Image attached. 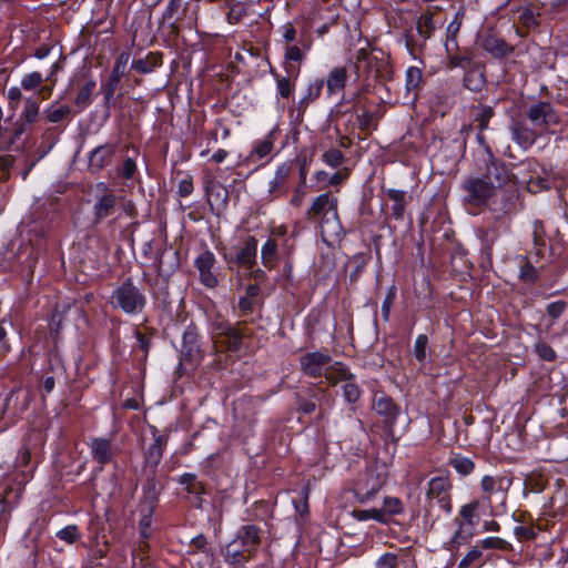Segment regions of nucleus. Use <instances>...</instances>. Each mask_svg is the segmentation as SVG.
<instances>
[{
  "label": "nucleus",
  "mask_w": 568,
  "mask_h": 568,
  "mask_svg": "<svg viewBox=\"0 0 568 568\" xmlns=\"http://www.w3.org/2000/svg\"><path fill=\"white\" fill-rule=\"evenodd\" d=\"M250 336L245 325L219 326L212 336V344L215 354L226 352H237L243 344L244 338Z\"/></svg>",
  "instance_id": "nucleus-1"
},
{
  "label": "nucleus",
  "mask_w": 568,
  "mask_h": 568,
  "mask_svg": "<svg viewBox=\"0 0 568 568\" xmlns=\"http://www.w3.org/2000/svg\"><path fill=\"white\" fill-rule=\"evenodd\" d=\"M483 161L485 163L483 178L494 184L496 190L511 186L513 183L517 184L516 175L508 170L501 160L494 155L488 145H485Z\"/></svg>",
  "instance_id": "nucleus-2"
},
{
  "label": "nucleus",
  "mask_w": 568,
  "mask_h": 568,
  "mask_svg": "<svg viewBox=\"0 0 568 568\" xmlns=\"http://www.w3.org/2000/svg\"><path fill=\"white\" fill-rule=\"evenodd\" d=\"M111 303L125 313H139L145 306V296L131 280H126L113 292Z\"/></svg>",
  "instance_id": "nucleus-3"
},
{
  "label": "nucleus",
  "mask_w": 568,
  "mask_h": 568,
  "mask_svg": "<svg viewBox=\"0 0 568 568\" xmlns=\"http://www.w3.org/2000/svg\"><path fill=\"white\" fill-rule=\"evenodd\" d=\"M452 488L453 485L446 476H439L430 479L426 491V498L429 506L437 504L444 511L450 513Z\"/></svg>",
  "instance_id": "nucleus-4"
},
{
  "label": "nucleus",
  "mask_w": 568,
  "mask_h": 568,
  "mask_svg": "<svg viewBox=\"0 0 568 568\" xmlns=\"http://www.w3.org/2000/svg\"><path fill=\"white\" fill-rule=\"evenodd\" d=\"M526 116L540 134L546 132L550 125L559 122V116L552 105L545 101L531 104L526 111Z\"/></svg>",
  "instance_id": "nucleus-5"
},
{
  "label": "nucleus",
  "mask_w": 568,
  "mask_h": 568,
  "mask_svg": "<svg viewBox=\"0 0 568 568\" xmlns=\"http://www.w3.org/2000/svg\"><path fill=\"white\" fill-rule=\"evenodd\" d=\"M97 189L100 193L97 195L95 203L93 205L94 223H99L105 217L113 215L118 203L121 201V197H118L106 184L99 183Z\"/></svg>",
  "instance_id": "nucleus-6"
},
{
  "label": "nucleus",
  "mask_w": 568,
  "mask_h": 568,
  "mask_svg": "<svg viewBox=\"0 0 568 568\" xmlns=\"http://www.w3.org/2000/svg\"><path fill=\"white\" fill-rule=\"evenodd\" d=\"M465 200L473 205L485 204L493 195L496 189L485 178H470L464 182Z\"/></svg>",
  "instance_id": "nucleus-7"
},
{
  "label": "nucleus",
  "mask_w": 568,
  "mask_h": 568,
  "mask_svg": "<svg viewBox=\"0 0 568 568\" xmlns=\"http://www.w3.org/2000/svg\"><path fill=\"white\" fill-rule=\"evenodd\" d=\"M338 200L332 192H326L314 199L311 207L306 213L310 221L322 223L326 215L332 214L334 219H338Z\"/></svg>",
  "instance_id": "nucleus-8"
},
{
  "label": "nucleus",
  "mask_w": 568,
  "mask_h": 568,
  "mask_svg": "<svg viewBox=\"0 0 568 568\" xmlns=\"http://www.w3.org/2000/svg\"><path fill=\"white\" fill-rule=\"evenodd\" d=\"M331 363L332 357L321 352L307 353L301 357L302 372L314 378L324 375Z\"/></svg>",
  "instance_id": "nucleus-9"
},
{
  "label": "nucleus",
  "mask_w": 568,
  "mask_h": 568,
  "mask_svg": "<svg viewBox=\"0 0 568 568\" xmlns=\"http://www.w3.org/2000/svg\"><path fill=\"white\" fill-rule=\"evenodd\" d=\"M373 409L383 417V423L387 428H392L399 413L398 406L384 393L375 394L373 398Z\"/></svg>",
  "instance_id": "nucleus-10"
},
{
  "label": "nucleus",
  "mask_w": 568,
  "mask_h": 568,
  "mask_svg": "<svg viewBox=\"0 0 568 568\" xmlns=\"http://www.w3.org/2000/svg\"><path fill=\"white\" fill-rule=\"evenodd\" d=\"M39 110V101L36 97H30L24 100V106L20 119L16 122L12 131L13 139L20 138V135L28 130V126L38 120Z\"/></svg>",
  "instance_id": "nucleus-11"
},
{
  "label": "nucleus",
  "mask_w": 568,
  "mask_h": 568,
  "mask_svg": "<svg viewBox=\"0 0 568 568\" xmlns=\"http://www.w3.org/2000/svg\"><path fill=\"white\" fill-rule=\"evenodd\" d=\"M386 483V475L369 470L367 473V478L359 480L356 484V494L361 501L368 500L372 498Z\"/></svg>",
  "instance_id": "nucleus-12"
},
{
  "label": "nucleus",
  "mask_w": 568,
  "mask_h": 568,
  "mask_svg": "<svg viewBox=\"0 0 568 568\" xmlns=\"http://www.w3.org/2000/svg\"><path fill=\"white\" fill-rule=\"evenodd\" d=\"M510 132L513 139L525 150L530 148L536 139L541 135L532 125L528 126L523 120L513 121Z\"/></svg>",
  "instance_id": "nucleus-13"
},
{
  "label": "nucleus",
  "mask_w": 568,
  "mask_h": 568,
  "mask_svg": "<svg viewBox=\"0 0 568 568\" xmlns=\"http://www.w3.org/2000/svg\"><path fill=\"white\" fill-rule=\"evenodd\" d=\"M114 145L104 144L95 148L89 158V166L93 172L101 171L104 166L111 163L114 154Z\"/></svg>",
  "instance_id": "nucleus-14"
},
{
  "label": "nucleus",
  "mask_w": 568,
  "mask_h": 568,
  "mask_svg": "<svg viewBox=\"0 0 568 568\" xmlns=\"http://www.w3.org/2000/svg\"><path fill=\"white\" fill-rule=\"evenodd\" d=\"M483 48L495 58H504L514 51V47L509 45L504 39L495 33H488L483 40Z\"/></svg>",
  "instance_id": "nucleus-15"
},
{
  "label": "nucleus",
  "mask_w": 568,
  "mask_h": 568,
  "mask_svg": "<svg viewBox=\"0 0 568 568\" xmlns=\"http://www.w3.org/2000/svg\"><path fill=\"white\" fill-rule=\"evenodd\" d=\"M182 363L181 367L185 364H189L190 367H194L201 358V352L199 346L195 343V335L192 333H185L183 337V346H182Z\"/></svg>",
  "instance_id": "nucleus-16"
},
{
  "label": "nucleus",
  "mask_w": 568,
  "mask_h": 568,
  "mask_svg": "<svg viewBox=\"0 0 568 568\" xmlns=\"http://www.w3.org/2000/svg\"><path fill=\"white\" fill-rule=\"evenodd\" d=\"M348 73L345 67L334 68L327 75L326 88L329 95L341 92L347 82Z\"/></svg>",
  "instance_id": "nucleus-17"
},
{
  "label": "nucleus",
  "mask_w": 568,
  "mask_h": 568,
  "mask_svg": "<svg viewBox=\"0 0 568 568\" xmlns=\"http://www.w3.org/2000/svg\"><path fill=\"white\" fill-rule=\"evenodd\" d=\"M256 250H257V242L254 237H248L243 247L236 254L235 262L240 266H243L245 268H251L253 264L255 263L256 257Z\"/></svg>",
  "instance_id": "nucleus-18"
},
{
  "label": "nucleus",
  "mask_w": 568,
  "mask_h": 568,
  "mask_svg": "<svg viewBox=\"0 0 568 568\" xmlns=\"http://www.w3.org/2000/svg\"><path fill=\"white\" fill-rule=\"evenodd\" d=\"M93 458L101 465L109 463L112 459L111 442L105 438H94L91 444Z\"/></svg>",
  "instance_id": "nucleus-19"
},
{
  "label": "nucleus",
  "mask_w": 568,
  "mask_h": 568,
  "mask_svg": "<svg viewBox=\"0 0 568 568\" xmlns=\"http://www.w3.org/2000/svg\"><path fill=\"white\" fill-rule=\"evenodd\" d=\"M485 84L484 70L480 65L474 64L468 68L465 78L464 85L473 92H479Z\"/></svg>",
  "instance_id": "nucleus-20"
},
{
  "label": "nucleus",
  "mask_w": 568,
  "mask_h": 568,
  "mask_svg": "<svg viewBox=\"0 0 568 568\" xmlns=\"http://www.w3.org/2000/svg\"><path fill=\"white\" fill-rule=\"evenodd\" d=\"M162 64V54L159 52H150L144 58L134 59L132 69L140 73H150Z\"/></svg>",
  "instance_id": "nucleus-21"
},
{
  "label": "nucleus",
  "mask_w": 568,
  "mask_h": 568,
  "mask_svg": "<svg viewBox=\"0 0 568 568\" xmlns=\"http://www.w3.org/2000/svg\"><path fill=\"white\" fill-rule=\"evenodd\" d=\"M156 503L155 493H152L145 497V499L140 505V513L142 518L140 520L141 534L143 537H148L146 529L151 525V517L154 510V506Z\"/></svg>",
  "instance_id": "nucleus-22"
},
{
  "label": "nucleus",
  "mask_w": 568,
  "mask_h": 568,
  "mask_svg": "<svg viewBox=\"0 0 568 568\" xmlns=\"http://www.w3.org/2000/svg\"><path fill=\"white\" fill-rule=\"evenodd\" d=\"M168 443L166 435H159L155 437L154 443L149 447L145 454V462L152 467H156L163 455V448Z\"/></svg>",
  "instance_id": "nucleus-23"
},
{
  "label": "nucleus",
  "mask_w": 568,
  "mask_h": 568,
  "mask_svg": "<svg viewBox=\"0 0 568 568\" xmlns=\"http://www.w3.org/2000/svg\"><path fill=\"white\" fill-rule=\"evenodd\" d=\"M239 540L244 547L243 551L251 552L260 544L258 529L255 526H244L239 535Z\"/></svg>",
  "instance_id": "nucleus-24"
},
{
  "label": "nucleus",
  "mask_w": 568,
  "mask_h": 568,
  "mask_svg": "<svg viewBox=\"0 0 568 568\" xmlns=\"http://www.w3.org/2000/svg\"><path fill=\"white\" fill-rule=\"evenodd\" d=\"M209 202L211 205L214 203L217 206H223L226 204L229 199L227 190L219 182H211L206 186Z\"/></svg>",
  "instance_id": "nucleus-25"
},
{
  "label": "nucleus",
  "mask_w": 568,
  "mask_h": 568,
  "mask_svg": "<svg viewBox=\"0 0 568 568\" xmlns=\"http://www.w3.org/2000/svg\"><path fill=\"white\" fill-rule=\"evenodd\" d=\"M124 73L125 71L120 70L119 67H113L110 78L103 87L104 101L106 105L110 104L113 99L114 92L118 90L120 80Z\"/></svg>",
  "instance_id": "nucleus-26"
},
{
  "label": "nucleus",
  "mask_w": 568,
  "mask_h": 568,
  "mask_svg": "<svg viewBox=\"0 0 568 568\" xmlns=\"http://www.w3.org/2000/svg\"><path fill=\"white\" fill-rule=\"evenodd\" d=\"M324 376L331 385H336L341 381H348L352 374L341 363L329 364Z\"/></svg>",
  "instance_id": "nucleus-27"
},
{
  "label": "nucleus",
  "mask_w": 568,
  "mask_h": 568,
  "mask_svg": "<svg viewBox=\"0 0 568 568\" xmlns=\"http://www.w3.org/2000/svg\"><path fill=\"white\" fill-rule=\"evenodd\" d=\"M518 200L517 184L513 183L503 192L500 211L510 214L516 210V201Z\"/></svg>",
  "instance_id": "nucleus-28"
},
{
  "label": "nucleus",
  "mask_w": 568,
  "mask_h": 568,
  "mask_svg": "<svg viewBox=\"0 0 568 568\" xmlns=\"http://www.w3.org/2000/svg\"><path fill=\"white\" fill-rule=\"evenodd\" d=\"M386 193H387V196L394 202V205L392 207L393 215L397 220L402 219L403 214L405 212V205H406L405 192L395 190V189H389V190H387Z\"/></svg>",
  "instance_id": "nucleus-29"
},
{
  "label": "nucleus",
  "mask_w": 568,
  "mask_h": 568,
  "mask_svg": "<svg viewBox=\"0 0 568 568\" xmlns=\"http://www.w3.org/2000/svg\"><path fill=\"white\" fill-rule=\"evenodd\" d=\"M433 17L434 11L428 8L417 20V31L425 39H428L434 31Z\"/></svg>",
  "instance_id": "nucleus-30"
},
{
  "label": "nucleus",
  "mask_w": 568,
  "mask_h": 568,
  "mask_svg": "<svg viewBox=\"0 0 568 568\" xmlns=\"http://www.w3.org/2000/svg\"><path fill=\"white\" fill-rule=\"evenodd\" d=\"M494 116V109L487 105H480L476 109L474 121L480 131L488 128L490 119Z\"/></svg>",
  "instance_id": "nucleus-31"
},
{
  "label": "nucleus",
  "mask_w": 568,
  "mask_h": 568,
  "mask_svg": "<svg viewBox=\"0 0 568 568\" xmlns=\"http://www.w3.org/2000/svg\"><path fill=\"white\" fill-rule=\"evenodd\" d=\"M547 479L539 473H531L525 479V487L532 493H540L546 488Z\"/></svg>",
  "instance_id": "nucleus-32"
},
{
  "label": "nucleus",
  "mask_w": 568,
  "mask_h": 568,
  "mask_svg": "<svg viewBox=\"0 0 568 568\" xmlns=\"http://www.w3.org/2000/svg\"><path fill=\"white\" fill-rule=\"evenodd\" d=\"M71 110L68 105H60L59 108L50 106L44 111L47 121L58 123L63 121L70 114Z\"/></svg>",
  "instance_id": "nucleus-33"
},
{
  "label": "nucleus",
  "mask_w": 568,
  "mask_h": 568,
  "mask_svg": "<svg viewBox=\"0 0 568 568\" xmlns=\"http://www.w3.org/2000/svg\"><path fill=\"white\" fill-rule=\"evenodd\" d=\"M180 483L186 485V489L191 494H203L204 486L202 483L196 480L195 475L193 474H184L180 478Z\"/></svg>",
  "instance_id": "nucleus-34"
},
{
  "label": "nucleus",
  "mask_w": 568,
  "mask_h": 568,
  "mask_svg": "<svg viewBox=\"0 0 568 568\" xmlns=\"http://www.w3.org/2000/svg\"><path fill=\"white\" fill-rule=\"evenodd\" d=\"M95 88L94 81H89L84 87L80 89L75 98V104L80 108L87 106L90 102L92 92Z\"/></svg>",
  "instance_id": "nucleus-35"
},
{
  "label": "nucleus",
  "mask_w": 568,
  "mask_h": 568,
  "mask_svg": "<svg viewBox=\"0 0 568 568\" xmlns=\"http://www.w3.org/2000/svg\"><path fill=\"white\" fill-rule=\"evenodd\" d=\"M276 243L268 240L262 248V260L266 267H272L276 257Z\"/></svg>",
  "instance_id": "nucleus-36"
},
{
  "label": "nucleus",
  "mask_w": 568,
  "mask_h": 568,
  "mask_svg": "<svg viewBox=\"0 0 568 568\" xmlns=\"http://www.w3.org/2000/svg\"><path fill=\"white\" fill-rule=\"evenodd\" d=\"M353 516L358 520L375 519L379 523H385L384 510L369 509V510H354Z\"/></svg>",
  "instance_id": "nucleus-37"
},
{
  "label": "nucleus",
  "mask_w": 568,
  "mask_h": 568,
  "mask_svg": "<svg viewBox=\"0 0 568 568\" xmlns=\"http://www.w3.org/2000/svg\"><path fill=\"white\" fill-rule=\"evenodd\" d=\"M384 516L385 515H398L404 510L403 503L397 497H386L384 499Z\"/></svg>",
  "instance_id": "nucleus-38"
},
{
  "label": "nucleus",
  "mask_w": 568,
  "mask_h": 568,
  "mask_svg": "<svg viewBox=\"0 0 568 568\" xmlns=\"http://www.w3.org/2000/svg\"><path fill=\"white\" fill-rule=\"evenodd\" d=\"M420 81L422 71L416 67L409 68L406 72V90L409 92L417 89Z\"/></svg>",
  "instance_id": "nucleus-39"
},
{
  "label": "nucleus",
  "mask_w": 568,
  "mask_h": 568,
  "mask_svg": "<svg viewBox=\"0 0 568 568\" xmlns=\"http://www.w3.org/2000/svg\"><path fill=\"white\" fill-rule=\"evenodd\" d=\"M43 81H44V78L42 77L41 73L32 72L22 78L21 87L24 90H34L38 87H40Z\"/></svg>",
  "instance_id": "nucleus-40"
},
{
  "label": "nucleus",
  "mask_w": 568,
  "mask_h": 568,
  "mask_svg": "<svg viewBox=\"0 0 568 568\" xmlns=\"http://www.w3.org/2000/svg\"><path fill=\"white\" fill-rule=\"evenodd\" d=\"M427 346H428L427 336L424 334L417 336L415 345H414V356L420 363H423L426 359Z\"/></svg>",
  "instance_id": "nucleus-41"
},
{
  "label": "nucleus",
  "mask_w": 568,
  "mask_h": 568,
  "mask_svg": "<svg viewBox=\"0 0 568 568\" xmlns=\"http://www.w3.org/2000/svg\"><path fill=\"white\" fill-rule=\"evenodd\" d=\"M535 351L537 355L544 361L552 362L557 357L554 348L545 342H538L535 345Z\"/></svg>",
  "instance_id": "nucleus-42"
},
{
  "label": "nucleus",
  "mask_w": 568,
  "mask_h": 568,
  "mask_svg": "<svg viewBox=\"0 0 568 568\" xmlns=\"http://www.w3.org/2000/svg\"><path fill=\"white\" fill-rule=\"evenodd\" d=\"M450 465L462 475H468L473 471L475 465L468 458H453Z\"/></svg>",
  "instance_id": "nucleus-43"
},
{
  "label": "nucleus",
  "mask_w": 568,
  "mask_h": 568,
  "mask_svg": "<svg viewBox=\"0 0 568 568\" xmlns=\"http://www.w3.org/2000/svg\"><path fill=\"white\" fill-rule=\"evenodd\" d=\"M481 547L485 549H500V550H510L511 545L506 540L498 537H489L481 541Z\"/></svg>",
  "instance_id": "nucleus-44"
},
{
  "label": "nucleus",
  "mask_w": 568,
  "mask_h": 568,
  "mask_svg": "<svg viewBox=\"0 0 568 568\" xmlns=\"http://www.w3.org/2000/svg\"><path fill=\"white\" fill-rule=\"evenodd\" d=\"M479 501L474 500L467 505H464L460 509V516L465 520V523L469 525H474V518L476 516V510L478 509Z\"/></svg>",
  "instance_id": "nucleus-45"
},
{
  "label": "nucleus",
  "mask_w": 568,
  "mask_h": 568,
  "mask_svg": "<svg viewBox=\"0 0 568 568\" xmlns=\"http://www.w3.org/2000/svg\"><path fill=\"white\" fill-rule=\"evenodd\" d=\"M323 160L331 166H339L344 161L342 151L337 149H331L323 154Z\"/></svg>",
  "instance_id": "nucleus-46"
},
{
  "label": "nucleus",
  "mask_w": 568,
  "mask_h": 568,
  "mask_svg": "<svg viewBox=\"0 0 568 568\" xmlns=\"http://www.w3.org/2000/svg\"><path fill=\"white\" fill-rule=\"evenodd\" d=\"M215 262L213 253L205 251L195 261V265L199 271L211 270Z\"/></svg>",
  "instance_id": "nucleus-47"
},
{
  "label": "nucleus",
  "mask_w": 568,
  "mask_h": 568,
  "mask_svg": "<svg viewBox=\"0 0 568 568\" xmlns=\"http://www.w3.org/2000/svg\"><path fill=\"white\" fill-rule=\"evenodd\" d=\"M567 307V303L564 302V301H557V302H554V303H550L548 306H547V315L552 320H557L559 318L562 313L565 312Z\"/></svg>",
  "instance_id": "nucleus-48"
},
{
  "label": "nucleus",
  "mask_w": 568,
  "mask_h": 568,
  "mask_svg": "<svg viewBox=\"0 0 568 568\" xmlns=\"http://www.w3.org/2000/svg\"><path fill=\"white\" fill-rule=\"evenodd\" d=\"M398 565V557L395 554H384L376 561V568H396Z\"/></svg>",
  "instance_id": "nucleus-49"
},
{
  "label": "nucleus",
  "mask_w": 568,
  "mask_h": 568,
  "mask_svg": "<svg viewBox=\"0 0 568 568\" xmlns=\"http://www.w3.org/2000/svg\"><path fill=\"white\" fill-rule=\"evenodd\" d=\"M344 397L348 403H355L361 396V390L356 384L346 383L343 386Z\"/></svg>",
  "instance_id": "nucleus-50"
},
{
  "label": "nucleus",
  "mask_w": 568,
  "mask_h": 568,
  "mask_svg": "<svg viewBox=\"0 0 568 568\" xmlns=\"http://www.w3.org/2000/svg\"><path fill=\"white\" fill-rule=\"evenodd\" d=\"M277 89L282 98H288L293 92V83L288 78L277 77L276 78Z\"/></svg>",
  "instance_id": "nucleus-51"
},
{
  "label": "nucleus",
  "mask_w": 568,
  "mask_h": 568,
  "mask_svg": "<svg viewBox=\"0 0 568 568\" xmlns=\"http://www.w3.org/2000/svg\"><path fill=\"white\" fill-rule=\"evenodd\" d=\"M57 536L60 539H62L69 544H72L79 538L78 528H77V526H73V525L67 526L65 528L61 529L57 534Z\"/></svg>",
  "instance_id": "nucleus-52"
},
{
  "label": "nucleus",
  "mask_w": 568,
  "mask_h": 568,
  "mask_svg": "<svg viewBox=\"0 0 568 568\" xmlns=\"http://www.w3.org/2000/svg\"><path fill=\"white\" fill-rule=\"evenodd\" d=\"M324 87V80H317L314 83H312L308 88V93L302 101L305 103H308L310 101H314L321 95L322 89Z\"/></svg>",
  "instance_id": "nucleus-53"
},
{
  "label": "nucleus",
  "mask_w": 568,
  "mask_h": 568,
  "mask_svg": "<svg viewBox=\"0 0 568 568\" xmlns=\"http://www.w3.org/2000/svg\"><path fill=\"white\" fill-rule=\"evenodd\" d=\"M358 126L362 131L369 132L371 129L376 126L374 114L365 112L358 116Z\"/></svg>",
  "instance_id": "nucleus-54"
},
{
  "label": "nucleus",
  "mask_w": 568,
  "mask_h": 568,
  "mask_svg": "<svg viewBox=\"0 0 568 568\" xmlns=\"http://www.w3.org/2000/svg\"><path fill=\"white\" fill-rule=\"evenodd\" d=\"M458 30H459V23L453 22L449 24V27L447 29V38H446V43H445L447 52L452 51V45H454L455 48L457 47L456 33L458 32Z\"/></svg>",
  "instance_id": "nucleus-55"
},
{
  "label": "nucleus",
  "mask_w": 568,
  "mask_h": 568,
  "mask_svg": "<svg viewBox=\"0 0 568 568\" xmlns=\"http://www.w3.org/2000/svg\"><path fill=\"white\" fill-rule=\"evenodd\" d=\"M452 50L454 48L452 47ZM449 59H448V68L454 69L456 67L466 68L470 63V60L466 55H458L453 54V51L448 52Z\"/></svg>",
  "instance_id": "nucleus-56"
},
{
  "label": "nucleus",
  "mask_w": 568,
  "mask_h": 568,
  "mask_svg": "<svg viewBox=\"0 0 568 568\" xmlns=\"http://www.w3.org/2000/svg\"><path fill=\"white\" fill-rule=\"evenodd\" d=\"M8 100L12 110H16L20 100L22 99V92L19 88L12 87L8 90Z\"/></svg>",
  "instance_id": "nucleus-57"
},
{
  "label": "nucleus",
  "mask_w": 568,
  "mask_h": 568,
  "mask_svg": "<svg viewBox=\"0 0 568 568\" xmlns=\"http://www.w3.org/2000/svg\"><path fill=\"white\" fill-rule=\"evenodd\" d=\"M481 557V551L477 548L471 549L467 552L464 559L459 562V568H467L474 561L478 560Z\"/></svg>",
  "instance_id": "nucleus-58"
},
{
  "label": "nucleus",
  "mask_w": 568,
  "mask_h": 568,
  "mask_svg": "<svg viewBox=\"0 0 568 568\" xmlns=\"http://www.w3.org/2000/svg\"><path fill=\"white\" fill-rule=\"evenodd\" d=\"M520 277L526 282H535L537 278V270L527 262L521 268Z\"/></svg>",
  "instance_id": "nucleus-59"
},
{
  "label": "nucleus",
  "mask_w": 568,
  "mask_h": 568,
  "mask_svg": "<svg viewBox=\"0 0 568 568\" xmlns=\"http://www.w3.org/2000/svg\"><path fill=\"white\" fill-rule=\"evenodd\" d=\"M245 14V10L241 6H234L227 12V21L230 23H237L241 21L242 17Z\"/></svg>",
  "instance_id": "nucleus-60"
},
{
  "label": "nucleus",
  "mask_w": 568,
  "mask_h": 568,
  "mask_svg": "<svg viewBox=\"0 0 568 568\" xmlns=\"http://www.w3.org/2000/svg\"><path fill=\"white\" fill-rule=\"evenodd\" d=\"M287 174H288V168H286L285 165L281 166L277 170L276 178L273 182V185H272L270 192H274L277 187H280L284 183Z\"/></svg>",
  "instance_id": "nucleus-61"
},
{
  "label": "nucleus",
  "mask_w": 568,
  "mask_h": 568,
  "mask_svg": "<svg viewBox=\"0 0 568 568\" xmlns=\"http://www.w3.org/2000/svg\"><path fill=\"white\" fill-rule=\"evenodd\" d=\"M135 162L132 160V159H126L122 165V169L120 170V174L125 178V179H130L133 176L134 172H135Z\"/></svg>",
  "instance_id": "nucleus-62"
},
{
  "label": "nucleus",
  "mask_w": 568,
  "mask_h": 568,
  "mask_svg": "<svg viewBox=\"0 0 568 568\" xmlns=\"http://www.w3.org/2000/svg\"><path fill=\"white\" fill-rule=\"evenodd\" d=\"M273 149V143L268 140H265L261 143H258V145L254 149V154L257 155V158L262 159L264 158L265 155H267Z\"/></svg>",
  "instance_id": "nucleus-63"
},
{
  "label": "nucleus",
  "mask_w": 568,
  "mask_h": 568,
  "mask_svg": "<svg viewBox=\"0 0 568 568\" xmlns=\"http://www.w3.org/2000/svg\"><path fill=\"white\" fill-rule=\"evenodd\" d=\"M201 282L207 286V287H214L217 283V278L215 275L211 272V270L207 271H200Z\"/></svg>",
  "instance_id": "nucleus-64"
}]
</instances>
